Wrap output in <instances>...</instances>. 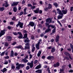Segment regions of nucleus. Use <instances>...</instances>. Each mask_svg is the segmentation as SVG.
I'll list each match as a JSON object with an SVG mask.
<instances>
[{"label":"nucleus","instance_id":"f257e3e1","mask_svg":"<svg viewBox=\"0 0 73 73\" xmlns=\"http://www.w3.org/2000/svg\"><path fill=\"white\" fill-rule=\"evenodd\" d=\"M18 33L19 35V36H18V38H19V39L23 38V39H29V38L28 37H28V34L27 33H25L24 35V37H23V35L21 33V32H18Z\"/></svg>","mask_w":73,"mask_h":73},{"label":"nucleus","instance_id":"f03ea898","mask_svg":"<svg viewBox=\"0 0 73 73\" xmlns=\"http://www.w3.org/2000/svg\"><path fill=\"white\" fill-rule=\"evenodd\" d=\"M23 23H21L20 22V21H19L18 22V23L17 25L16 26L17 27H19V26L20 28H23Z\"/></svg>","mask_w":73,"mask_h":73},{"label":"nucleus","instance_id":"7ed1b4c3","mask_svg":"<svg viewBox=\"0 0 73 73\" xmlns=\"http://www.w3.org/2000/svg\"><path fill=\"white\" fill-rule=\"evenodd\" d=\"M27 65L29 66L30 68H32L33 67V61L32 60L31 62H28L27 63Z\"/></svg>","mask_w":73,"mask_h":73},{"label":"nucleus","instance_id":"20e7f679","mask_svg":"<svg viewBox=\"0 0 73 73\" xmlns=\"http://www.w3.org/2000/svg\"><path fill=\"white\" fill-rule=\"evenodd\" d=\"M64 53L66 56H68L70 59L71 60H73V58L71 57V55H70V53L68 52H65Z\"/></svg>","mask_w":73,"mask_h":73},{"label":"nucleus","instance_id":"39448f33","mask_svg":"<svg viewBox=\"0 0 73 73\" xmlns=\"http://www.w3.org/2000/svg\"><path fill=\"white\" fill-rule=\"evenodd\" d=\"M28 55H27L25 57V58L22 59L21 60V62H24V63H26V62H28V60H27V59L28 58Z\"/></svg>","mask_w":73,"mask_h":73},{"label":"nucleus","instance_id":"423d86ee","mask_svg":"<svg viewBox=\"0 0 73 73\" xmlns=\"http://www.w3.org/2000/svg\"><path fill=\"white\" fill-rule=\"evenodd\" d=\"M50 27H51L50 25H49L48 26L47 29L45 31V33H48L49 32H51V29L50 28Z\"/></svg>","mask_w":73,"mask_h":73},{"label":"nucleus","instance_id":"0eeeda50","mask_svg":"<svg viewBox=\"0 0 73 73\" xmlns=\"http://www.w3.org/2000/svg\"><path fill=\"white\" fill-rule=\"evenodd\" d=\"M4 1L5 2V3L2 4V6L4 7L5 6V8H7L9 6V4H8V1Z\"/></svg>","mask_w":73,"mask_h":73},{"label":"nucleus","instance_id":"6e6552de","mask_svg":"<svg viewBox=\"0 0 73 73\" xmlns=\"http://www.w3.org/2000/svg\"><path fill=\"white\" fill-rule=\"evenodd\" d=\"M24 64H20L19 66H16V68L17 69V70H19V69H20V68H21V67L22 68H24Z\"/></svg>","mask_w":73,"mask_h":73},{"label":"nucleus","instance_id":"1a4fd4ad","mask_svg":"<svg viewBox=\"0 0 73 73\" xmlns=\"http://www.w3.org/2000/svg\"><path fill=\"white\" fill-rule=\"evenodd\" d=\"M25 45L27 46H25V49H30V47H29L30 45V44L29 43H27L25 44Z\"/></svg>","mask_w":73,"mask_h":73},{"label":"nucleus","instance_id":"9d476101","mask_svg":"<svg viewBox=\"0 0 73 73\" xmlns=\"http://www.w3.org/2000/svg\"><path fill=\"white\" fill-rule=\"evenodd\" d=\"M13 3L11 4V7H13V6H16L19 3V2H13Z\"/></svg>","mask_w":73,"mask_h":73},{"label":"nucleus","instance_id":"9b49d317","mask_svg":"<svg viewBox=\"0 0 73 73\" xmlns=\"http://www.w3.org/2000/svg\"><path fill=\"white\" fill-rule=\"evenodd\" d=\"M59 15H58V19H61L62 18L63 16H64V15L63 14V13H62L61 14H59Z\"/></svg>","mask_w":73,"mask_h":73},{"label":"nucleus","instance_id":"f8f14e48","mask_svg":"<svg viewBox=\"0 0 73 73\" xmlns=\"http://www.w3.org/2000/svg\"><path fill=\"white\" fill-rule=\"evenodd\" d=\"M60 66V63L58 62H57L56 64L54 63V68H57Z\"/></svg>","mask_w":73,"mask_h":73},{"label":"nucleus","instance_id":"ddd939ff","mask_svg":"<svg viewBox=\"0 0 73 73\" xmlns=\"http://www.w3.org/2000/svg\"><path fill=\"white\" fill-rule=\"evenodd\" d=\"M59 38H60V36L58 35L56 36L55 38V42H57L59 41Z\"/></svg>","mask_w":73,"mask_h":73},{"label":"nucleus","instance_id":"4468645a","mask_svg":"<svg viewBox=\"0 0 73 73\" xmlns=\"http://www.w3.org/2000/svg\"><path fill=\"white\" fill-rule=\"evenodd\" d=\"M40 42H38L37 44L36 45V48L37 49V50H38L40 49V48L39 47V46L40 45Z\"/></svg>","mask_w":73,"mask_h":73},{"label":"nucleus","instance_id":"2eb2a0df","mask_svg":"<svg viewBox=\"0 0 73 73\" xmlns=\"http://www.w3.org/2000/svg\"><path fill=\"white\" fill-rule=\"evenodd\" d=\"M5 33V32H4L3 30L1 31L0 32V37L4 35Z\"/></svg>","mask_w":73,"mask_h":73},{"label":"nucleus","instance_id":"dca6fc26","mask_svg":"<svg viewBox=\"0 0 73 73\" xmlns=\"http://www.w3.org/2000/svg\"><path fill=\"white\" fill-rule=\"evenodd\" d=\"M7 40L8 41H11L12 40V37L11 36H8L7 37Z\"/></svg>","mask_w":73,"mask_h":73},{"label":"nucleus","instance_id":"f3484780","mask_svg":"<svg viewBox=\"0 0 73 73\" xmlns=\"http://www.w3.org/2000/svg\"><path fill=\"white\" fill-rule=\"evenodd\" d=\"M24 40V42L25 43H29L30 42V40L28 39H25Z\"/></svg>","mask_w":73,"mask_h":73},{"label":"nucleus","instance_id":"a211bd4d","mask_svg":"<svg viewBox=\"0 0 73 73\" xmlns=\"http://www.w3.org/2000/svg\"><path fill=\"white\" fill-rule=\"evenodd\" d=\"M62 12L64 15H65L67 13V12H68V10L67 9H65L64 10H62Z\"/></svg>","mask_w":73,"mask_h":73},{"label":"nucleus","instance_id":"6ab92c4d","mask_svg":"<svg viewBox=\"0 0 73 73\" xmlns=\"http://www.w3.org/2000/svg\"><path fill=\"white\" fill-rule=\"evenodd\" d=\"M29 24L31 27H34V25H35V23L32 21L30 22H29Z\"/></svg>","mask_w":73,"mask_h":73},{"label":"nucleus","instance_id":"aec40b11","mask_svg":"<svg viewBox=\"0 0 73 73\" xmlns=\"http://www.w3.org/2000/svg\"><path fill=\"white\" fill-rule=\"evenodd\" d=\"M39 11L40 9H39V8H38L37 9L35 10H34L33 11L35 12V13H39Z\"/></svg>","mask_w":73,"mask_h":73},{"label":"nucleus","instance_id":"412c9836","mask_svg":"<svg viewBox=\"0 0 73 73\" xmlns=\"http://www.w3.org/2000/svg\"><path fill=\"white\" fill-rule=\"evenodd\" d=\"M22 47L23 46H22L19 45L15 46V48H17V49H22Z\"/></svg>","mask_w":73,"mask_h":73},{"label":"nucleus","instance_id":"4be33fe9","mask_svg":"<svg viewBox=\"0 0 73 73\" xmlns=\"http://www.w3.org/2000/svg\"><path fill=\"white\" fill-rule=\"evenodd\" d=\"M51 50V53H54L56 50V49H55V48L54 47H52V48Z\"/></svg>","mask_w":73,"mask_h":73},{"label":"nucleus","instance_id":"5701e85b","mask_svg":"<svg viewBox=\"0 0 73 73\" xmlns=\"http://www.w3.org/2000/svg\"><path fill=\"white\" fill-rule=\"evenodd\" d=\"M36 73H42V70H38L35 71Z\"/></svg>","mask_w":73,"mask_h":73},{"label":"nucleus","instance_id":"b1692460","mask_svg":"<svg viewBox=\"0 0 73 73\" xmlns=\"http://www.w3.org/2000/svg\"><path fill=\"white\" fill-rule=\"evenodd\" d=\"M1 70V72H2L4 73V72H5L7 71V69H6V68H5Z\"/></svg>","mask_w":73,"mask_h":73},{"label":"nucleus","instance_id":"393cba45","mask_svg":"<svg viewBox=\"0 0 73 73\" xmlns=\"http://www.w3.org/2000/svg\"><path fill=\"white\" fill-rule=\"evenodd\" d=\"M41 65H40L36 67L35 69H40V68H41Z\"/></svg>","mask_w":73,"mask_h":73},{"label":"nucleus","instance_id":"a878e982","mask_svg":"<svg viewBox=\"0 0 73 73\" xmlns=\"http://www.w3.org/2000/svg\"><path fill=\"white\" fill-rule=\"evenodd\" d=\"M41 54V51L40 50L39 51L37 54L38 57H40V56Z\"/></svg>","mask_w":73,"mask_h":73},{"label":"nucleus","instance_id":"bb28decb","mask_svg":"<svg viewBox=\"0 0 73 73\" xmlns=\"http://www.w3.org/2000/svg\"><path fill=\"white\" fill-rule=\"evenodd\" d=\"M56 27H55V28L53 29L52 30V33H51V34L52 35V34H53V33H54L55 32H56Z\"/></svg>","mask_w":73,"mask_h":73},{"label":"nucleus","instance_id":"cd10ccee","mask_svg":"<svg viewBox=\"0 0 73 73\" xmlns=\"http://www.w3.org/2000/svg\"><path fill=\"white\" fill-rule=\"evenodd\" d=\"M57 10L58 12V14H61V13H62V12H61V11L58 8L57 9Z\"/></svg>","mask_w":73,"mask_h":73},{"label":"nucleus","instance_id":"c85d7f7f","mask_svg":"<svg viewBox=\"0 0 73 73\" xmlns=\"http://www.w3.org/2000/svg\"><path fill=\"white\" fill-rule=\"evenodd\" d=\"M13 11L15 12H16L17 11V8L15 7L13 8Z\"/></svg>","mask_w":73,"mask_h":73},{"label":"nucleus","instance_id":"c756f323","mask_svg":"<svg viewBox=\"0 0 73 73\" xmlns=\"http://www.w3.org/2000/svg\"><path fill=\"white\" fill-rule=\"evenodd\" d=\"M11 57H13L14 56V53H13V50H12L11 52Z\"/></svg>","mask_w":73,"mask_h":73},{"label":"nucleus","instance_id":"7c9ffc66","mask_svg":"<svg viewBox=\"0 0 73 73\" xmlns=\"http://www.w3.org/2000/svg\"><path fill=\"white\" fill-rule=\"evenodd\" d=\"M5 9L3 7H0V11H4Z\"/></svg>","mask_w":73,"mask_h":73},{"label":"nucleus","instance_id":"2f4dec72","mask_svg":"<svg viewBox=\"0 0 73 73\" xmlns=\"http://www.w3.org/2000/svg\"><path fill=\"white\" fill-rule=\"evenodd\" d=\"M54 60V56H50V60L52 61V60Z\"/></svg>","mask_w":73,"mask_h":73},{"label":"nucleus","instance_id":"473e14b6","mask_svg":"<svg viewBox=\"0 0 73 73\" xmlns=\"http://www.w3.org/2000/svg\"><path fill=\"white\" fill-rule=\"evenodd\" d=\"M52 5H51V4L49 3L48 5V8L49 9H51L52 8Z\"/></svg>","mask_w":73,"mask_h":73},{"label":"nucleus","instance_id":"72a5a7b5","mask_svg":"<svg viewBox=\"0 0 73 73\" xmlns=\"http://www.w3.org/2000/svg\"><path fill=\"white\" fill-rule=\"evenodd\" d=\"M49 9L48 8V7H45V8H44V10L46 12V11H48V9Z\"/></svg>","mask_w":73,"mask_h":73},{"label":"nucleus","instance_id":"f704fd0d","mask_svg":"<svg viewBox=\"0 0 73 73\" xmlns=\"http://www.w3.org/2000/svg\"><path fill=\"white\" fill-rule=\"evenodd\" d=\"M35 49H36V48H35V47H33L31 50L32 52H35Z\"/></svg>","mask_w":73,"mask_h":73},{"label":"nucleus","instance_id":"c9c22d12","mask_svg":"<svg viewBox=\"0 0 73 73\" xmlns=\"http://www.w3.org/2000/svg\"><path fill=\"white\" fill-rule=\"evenodd\" d=\"M15 68V66L13 65H12L11 67V70H14Z\"/></svg>","mask_w":73,"mask_h":73},{"label":"nucleus","instance_id":"e433bc0d","mask_svg":"<svg viewBox=\"0 0 73 73\" xmlns=\"http://www.w3.org/2000/svg\"><path fill=\"white\" fill-rule=\"evenodd\" d=\"M54 5L55 7H58V4L57 3H55L54 4Z\"/></svg>","mask_w":73,"mask_h":73},{"label":"nucleus","instance_id":"4c0bfd02","mask_svg":"<svg viewBox=\"0 0 73 73\" xmlns=\"http://www.w3.org/2000/svg\"><path fill=\"white\" fill-rule=\"evenodd\" d=\"M57 22V23H58V24H59L60 25V27H62V24H61V22H60V21H59V20H58Z\"/></svg>","mask_w":73,"mask_h":73},{"label":"nucleus","instance_id":"58836bf2","mask_svg":"<svg viewBox=\"0 0 73 73\" xmlns=\"http://www.w3.org/2000/svg\"><path fill=\"white\" fill-rule=\"evenodd\" d=\"M64 70H65V69H60V72H64Z\"/></svg>","mask_w":73,"mask_h":73},{"label":"nucleus","instance_id":"ea45409f","mask_svg":"<svg viewBox=\"0 0 73 73\" xmlns=\"http://www.w3.org/2000/svg\"><path fill=\"white\" fill-rule=\"evenodd\" d=\"M9 44H8V43L7 42H6L4 44V46H8Z\"/></svg>","mask_w":73,"mask_h":73},{"label":"nucleus","instance_id":"a19ab883","mask_svg":"<svg viewBox=\"0 0 73 73\" xmlns=\"http://www.w3.org/2000/svg\"><path fill=\"white\" fill-rule=\"evenodd\" d=\"M13 34H14V35H15V36H17V35H18V34H19L18 33H17L16 32H14L13 33Z\"/></svg>","mask_w":73,"mask_h":73},{"label":"nucleus","instance_id":"79ce46f5","mask_svg":"<svg viewBox=\"0 0 73 73\" xmlns=\"http://www.w3.org/2000/svg\"><path fill=\"white\" fill-rule=\"evenodd\" d=\"M50 19V18L47 19L46 20V23H49Z\"/></svg>","mask_w":73,"mask_h":73},{"label":"nucleus","instance_id":"37998d69","mask_svg":"<svg viewBox=\"0 0 73 73\" xmlns=\"http://www.w3.org/2000/svg\"><path fill=\"white\" fill-rule=\"evenodd\" d=\"M61 23H62L63 24V23H66V21L64 19H63L61 21Z\"/></svg>","mask_w":73,"mask_h":73},{"label":"nucleus","instance_id":"c03bdc74","mask_svg":"<svg viewBox=\"0 0 73 73\" xmlns=\"http://www.w3.org/2000/svg\"><path fill=\"white\" fill-rule=\"evenodd\" d=\"M5 54V51H4L2 52L0 54V56H3V55H4Z\"/></svg>","mask_w":73,"mask_h":73},{"label":"nucleus","instance_id":"a18cd8bd","mask_svg":"<svg viewBox=\"0 0 73 73\" xmlns=\"http://www.w3.org/2000/svg\"><path fill=\"white\" fill-rule=\"evenodd\" d=\"M64 58H65V59H66V60H69V58L68 56L65 57Z\"/></svg>","mask_w":73,"mask_h":73},{"label":"nucleus","instance_id":"49530a36","mask_svg":"<svg viewBox=\"0 0 73 73\" xmlns=\"http://www.w3.org/2000/svg\"><path fill=\"white\" fill-rule=\"evenodd\" d=\"M16 19V17L14 16L13 17V18L12 19V20L14 21V20H15Z\"/></svg>","mask_w":73,"mask_h":73},{"label":"nucleus","instance_id":"de8ad7c7","mask_svg":"<svg viewBox=\"0 0 73 73\" xmlns=\"http://www.w3.org/2000/svg\"><path fill=\"white\" fill-rule=\"evenodd\" d=\"M24 14V12L23 11L21 12L19 14V16H21L23 15V14Z\"/></svg>","mask_w":73,"mask_h":73},{"label":"nucleus","instance_id":"09e8293b","mask_svg":"<svg viewBox=\"0 0 73 73\" xmlns=\"http://www.w3.org/2000/svg\"><path fill=\"white\" fill-rule=\"evenodd\" d=\"M51 28H52V29H53V28H55V26H54L52 25H51Z\"/></svg>","mask_w":73,"mask_h":73},{"label":"nucleus","instance_id":"8fccbe9b","mask_svg":"<svg viewBox=\"0 0 73 73\" xmlns=\"http://www.w3.org/2000/svg\"><path fill=\"white\" fill-rule=\"evenodd\" d=\"M70 46L71 48L72 49H73V45H72V43H71L70 44Z\"/></svg>","mask_w":73,"mask_h":73},{"label":"nucleus","instance_id":"3c124183","mask_svg":"<svg viewBox=\"0 0 73 73\" xmlns=\"http://www.w3.org/2000/svg\"><path fill=\"white\" fill-rule=\"evenodd\" d=\"M35 8H36V6H32V5L31 7V8L32 9H35Z\"/></svg>","mask_w":73,"mask_h":73},{"label":"nucleus","instance_id":"603ef678","mask_svg":"<svg viewBox=\"0 0 73 73\" xmlns=\"http://www.w3.org/2000/svg\"><path fill=\"white\" fill-rule=\"evenodd\" d=\"M26 70H29L30 69V67L29 66H27L26 67Z\"/></svg>","mask_w":73,"mask_h":73},{"label":"nucleus","instance_id":"864d4df0","mask_svg":"<svg viewBox=\"0 0 73 73\" xmlns=\"http://www.w3.org/2000/svg\"><path fill=\"white\" fill-rule=\"evenodd\" d=\"M7 28L8 29H9V30H11L12 28H11V27L10 26H8L7 27Z\"/></svg>","mask_w":73,"mask_h":73},{"label":"nucleus","instance_id":"5fc2aeb1","mask_svg":"<svg viewBox=\"0 0 73 73\" xmlns=\"http://www.w3.org/2000/svg\"><path fill=\"white\" fill-rule=\"evenodd\" d=\"M31 38L32 40H33L35 38V36L33 35L32 36H31Z\"/></svg>","mask_w":73,"mask_h":73},{"label":"nucleus","instance_id":"6e6d98bb","mask_svg":"<svg viewBox=\"0 0 73 73\" xmlns=\"http://www.w3.org/2000/svg\"><path fill=\"white\" fill-rule=\"evenodd\" d=\"M47 71L48 72H50V69L49 68V67H48L47 68Z\"/></svg>","mask_w":73,"mask_h":73},{"label":"nucleus","instance_id":"4d7b16f0","mask_svg":"<svg viewBox=\"0 0 73 73\" xmlns=\"http://www.w3.org/2000/svg\"><path fill=\"white\" fill-rule=\"evenodd\" d=\"M4 58L5 59H8V58H9V57L8 56H6Z\"/></svg>","mask_w":73,"mask_h":73},{"label":"nucleus","instance_id":"13d9d810","mask_svg":"<svg viewBox=\"0 0 73 73\" xmlns=\"http://www.w3.org/2000/svg\"><path fill=\"white\" fill-rule=\"evenodd\" d=\"M69 73H73V70H70L68 71Z\"/></svg>","mask_w":73,"mask_h":73},{"label":"nucleus","instance_id":"bf43d9fd","mask_svg":"<svg viewBox=\"0 0 73 73\" xmlns=\"http://www.w3.org/2000/svg\"><path fill=\"white\" fill-rule=\"evenodd\" d=\"M73 7H70V10L71 12H72L73 11Z\"/></svg>","mask_w":73,"mask_h":73},{"label":"nucleus","instance_id":"052dcab7","mask_svg":"<svg viewBox=\"0 0 73 73\" xmlns=\"http://www.w3.org/2000/svg\"><path fill=\"white\" fill-rule=\"evenodd\" d=\"M44 34H41L40 35V36L41 37H44Z\"/></svg>","mask_w":73,"mask_h":73},{"label":"nucleus","instance_id":"680f3d73","mask_svg":"<svg viewBox=\"0 0 73 73\" xmlns=\"http://www.w3.org/2000/svg\"><path fill=\"white\" fill-rule=\"evenodd\" d=\"M50 56H48V57H46V58L48 60H50Z\"/></svg>","mask_w":73,"mask_h":73},{"label":"nucleus","instance_id":"e2e57ef3","mask_svg":"<svg viewBox=\"0 0 73 73\" xmlns=\"http://www.w3.org/2000/svg\"><path fill=\"white\" fill-rule=\"evenodd\" d=\"M38 27H39V28H42V25L40 24H39L38 25Z\"/></svg>","mask_w":73,"mask_h":73},{"label":"nucleus","instance_id":"0e129e2a","mask_svg":"<svg viewBox=\"0 0 73 73\" xmlns=\"http://www.w3.org/2000/svg\"><path fill=\"white\" fill-rule=\"evenodd\" d=\"M28 7H31L32 6V5H31V3H29L28 4Z\"/></svg>","mask_w":73,"mask_h":73},{"label":"nucleus","instance_id":"69168bd1","mask_svg":"<svg viewBox=\"0 0 73 73\" xmlns=\"http://www.w3.org/2000/svg\"><path fill=\"white\" fill-rule=\"evenodd\" d=\"M52 46H50L49 47H48L47 48V49H52Z\"/></svg>","mask_w":73,"mask_h":73},{"label":"nucleus","instance_id":"338daca9","mask_svg":"<svg viewBox=\"0 0 73 73\" xmlns=\"http://www.w3.org/2000/svg\"><path fill=\"white\" fill-rule=\"evenodd\" d=\"M20 65V64H19V63L17 62L16 63V66H19Z\"/></svg>","mask_w":73,"mask_h":73},{"label":"nucleus","instance_id":"774afa93","mask_svg":"<svg viewBox=\"0 0 73 73\" xmlns=\"http://www.w3.org/2000/svg\"><path fill=\"white\" fill-rule=\"evenodd\" d=\"M10 24L13 25V22H11L10 23Z\"/></svg>","mask_w":73,"mask_h":73}]
</instances>
